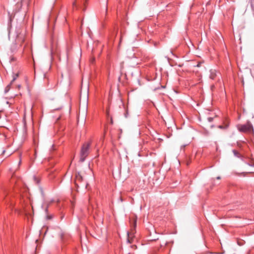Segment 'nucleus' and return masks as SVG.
I'll use <instances>...</instances> for the list:
<instances>
[{
  "label": "nucleus",
  "instance_id": "1",
  "mask_svg": "<svg viewBox=\"0 0 254 254\" xmlns=\"http://www.w3.org/2000/svg\"><path fill=\"white\" fill-rule=\"evenodd\" d=\"M90 146V143L89 142L84 143L81 148L80 151V161L83 162L89 153V149Z\"/></svg>",
  "mask_w": 254,
  "mask_h": 254
},
{
  "label": "nucleus",
  "instance_id": "2",
  "mask_svg": "<svg viewBox=\"0 0 254 254\" xmlns=\"http://www.w3.org/2000/svg\"><path fill=\"white\" fill-rule=\"evenodd\" d=\"M237 128L241 132H251L253 131L252 125L250 123H248L246 125H238Z\"/></svg>",
  "mask_w": 254,
  "mask_h": 254
},
{
  "label": "nucleus",
  "instance_id": "3",
  "mask_svg": "<svg viewBox=\"0 0 254 254\" xmlns=\"http://www.w3.org/2000/svg\"><path fill=\"white\" fill-rule=\"evenodd\" d=\"M136 219H137V218L135 216L134 218H132L130 221V223L131 228L130 230V232L127 233V235H128L127 241L129 243H132V240H131V239L130 238L129 235H131L132 234H133L134 233V229L135 228L136 225Z\"/></svg>",
  "mask_w": 254,
  "mask_h": 254
},
{
  "label": "nucleus",
  "instance_id": "4",
  "mask_svg": "<svg viewBox=\"0 0 254 254\" xmlns=\"http://www.w3.org/2000/svg\"><path fill=\"white\" fill-rule=\"evenodd\" d=\"M210 78L214 79L217 75V71L215 69H211L210 70Z\"/></svg>",
  "mask_w": 254,
  "mask_h": 254
},
{
  "label": "nucleus",
  "instance_id": "5",
  "mask_svg": "<svg viewBox=\"0 0 254 254\" xmlns=\"http://www.w3.org/2000/svg\"><path fill=\"white\" fill-rule=\"evenodd\" d=\"M83 98V100H84V101H86L88 99V94H86V93L85 92L83 94H82V93H81L80 95V100L81 98Z\"/></svg>",
  "mask_w": 254,
  "mask_h": 254
},
{
  "label": "nucleus",
  "instance_id": "6",
  "mask_svg": "<svg viewBox=\"0 0 254 254\" xmlns=\"http://www.w3.org/2000/svg\"><path fill=\"white\" fill-rule=\"evenodd\" d=\"M76 181H82L83 179L82 176L79 174V173H78L76 174Z\"/></svg>",
  "mask_w": 254,
  "mask_h": 254
},
{
  "label": "nucleus",
  "instance_id": "7",
  "mask_svg": "<svg viewBox=\"0 0 254 254\" xmlns=\"http://www.w3.org/2000/svg\"><path fill=\"white\" fill-rule=\"evenodd\" d=\"M19 76V73H17L15 74H14L13 76V79L12 80V81H11L10 82V84H12L15 80Z\"/></svg>",
  "mask_w": 254,
  "mask_h": 254
},
{
  "label": "nucleus",
  "instance_id": "8",
  "mask_svg": "<svg viewBox=\"0 0 254 254\" xmlns=\"http://www.w3.org/2000/svg\"><path fill=\"white\" fill-rule=\"evenodd\" d=\"M11 84H10V83L9 85H8L6 86V87L5 88V92H7V91L9 90V89H10V85H11Z\"/></svg>",
  "mask_w": 254,
  "mask_h": 254
},
{
  "label": "nucleus",
  "instance_id": "9",
  "mask_svg": "<svg viewBox=\"0 0 254 254\" xmlns=\"http://www.w3.org/2000/svg\"><path fill=\"white\" fill-rule=\"evenodd\" d=\"M201 62L197 64L196 66H197V67H200V65H201Z\"/></svg>",
  "mask_w": 254,
  "mask_h": 254
},
{
  "label": "nucleus",
  "instance_id": "10",
  "mask_svg": "<svg viewBox=\"0 0 254 254\" xmlns=\"http://www.w3.org/2000/svg\"><path fill=\"white\" fill-rule=\"evenodd\" d=\"M76 0H75V1L73 2V6H75L76 5Z\"/></svg>",
  "mask_w": 254,
  "mask_h": 254
},
{
  "label": "nucleus",
  "instance_id": "11",
  "mask_svg": "<svg viewBox=\"0 0 254 254\" xmlns=\"http://www.w3.org/2000/svg\"><path fill=\"white\" fill-rule=\"evenodd\" d=\"M21 163V159H20V160L19 161L18 165L20 166Z\"/></svg>",
  "mask_w": 254,
  "mask_h": 254
},
{
  "label": "nucleus",
  "instance_id": "12",
  "mask_svg": "<svg viewBox=\"0 0 254 254\" xmlns=\"http://www.w3.org/2000/svg\"><path fill=\"white\" fill-rule=\"evenodd\" d=\"M208 120H209V121H211V120H212V118H209L208 119Z\"/></svg>",
  "mask_w": 254,
  "mask_h": 254
},
{
  "label": "nucleus",
  "instance_id": "13",
  "mask_svg": "<svg viewBox=\"0 0 254 254\" xmlns=\"http://www.w3.org/2000/svg\"><path fill=\"white\" fill-rule=\"evenodd\" d=\"M20 87H21V86H20V85H18L17 86V88H18V89H19V88H20Z\"/></svg>",
  "mask_w": 254,
  "mask_h": 254
},
{
  "label": "nucleus",
  "instance_id": "14",
  "mask_svg": "<svg viewBox=\"0 0 254 254\" xmlns=\"http://www.w3.org/2000/svg\"><path fill=\"white\" fill-rule=\"evenodd\" d=\"M47 218H48V219H51V218H52V217H51V216H48V217H47Z\"/></svg>",
  "mask_w": 254,
  "mask_h": 254
},
{
  "label": "nucleus",
  "instance_id": "15",
  "mask_svg": "<svg viewBox=\"0 0 254 254\" xmlns=\"http://www.w3.org/2000/svg\"><path fill=\"white\" fill-rule=\"evenodd\" d=\"M14 58H11V61H14Z\"/></svg>",
  "mask_w": 254,
  "mask_h": 254
},
{
  "label": "nucleus",
  "instance_id": "16",
  "mask_svg": "<svg viewBox=\"0 0 254 254\" xmlns=\"http://www.w3.org/2000/svg\"><path fill=\"white\" fill-rule=\"evenodd\" d=\"M217 179H218V180H219V179H220V177H218L217 178Z\"/></svg>",
  "mask_w": 254,
  "mask_h": 254
},
{
  "label": "nucleus",
  "instance_id": "17",
  "mask_svg": "<svg viewBox=\"0 0 254 254\" xmlns=\"http://www.w3.org/2000/svg\"><path fill=\"white\" fill-rule=\"evenodd\" d=\"M83 25V20L81 21V25Z\"/></svg>",
  "mask_w": 254,
  "mask_h": 254
},
{
  "label": "nucleus",
  "instance_id": "18",
  "mask_svg": "<svg viewBox=\"0 0 254 254\" xmlns=\"http://www.w3.org/2000/svg\"><path fill=\"white\" fill-rule=\"evenodd\" d=\"M238 244H239V245H241V243L238 242Z\"/></svg>",
  "mask_w": 254,
  "mask_h": 254
},
{
  "label": "nucleus",
  "instance_id": "19",
  "mask_svg": "<svg viewBox=\"0 0 254 254\" xmlns=\"http://www.w3.org/2000/svg\"><path fill=\"white\" fill-rule=\"evenodd\" d=\"M238 244H239V245H241V243L238 242Z\"/></svg>",
  "mask_w": 254,
  "mask_h": 254
},
{
  "label": "nucleus",
  "instance_id": "20",
  "mask_svg": "<svg viewBox=\"0 0 254 254\" xmlns=\"http://www.w3.org/2000/svg\"><path fill=\"white\" fill-rule=\"evenodd\" d=\"M219 127L221 128H222V126H219Z\"/></svg>",
  "mask_w": 254,
  "mask_h": 254
},
{
  "label": "nucleus",
  "instance_id": "21",
  "mask_svg": "<svg viewBox=\"0 0 254 254\" xmlns=\"http://www.w3.org/2000/svg\"><path fill=\"white\" fill-rule=\"evenodd\" d=\"M4 152H5V151H4H4H3L2 153H3V154H4Z\"/></svg>",
  "mask_w": 254,
  "mask_h": 254
}]
</instances>
